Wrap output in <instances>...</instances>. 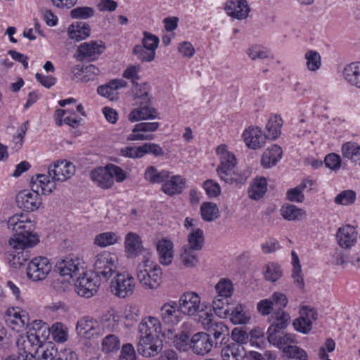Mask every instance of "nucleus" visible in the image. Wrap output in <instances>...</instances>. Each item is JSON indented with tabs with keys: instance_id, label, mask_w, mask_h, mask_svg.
Wrapping results in <instances>:
<instances>
[{
	"instance_id": "f257e3e1",
	"label": "nucleus",
	"mask_w": 360,
	"mask_h": 360,
	"mask_svg": "<svg viewBox=\"0 0 360 360\" xmlns=\"http://www.w3.org/2000/svg\"><path fill=\"white\" fill-rule=\"evenodd\" d=\"M7 224L14 233L9 245L15 250H21L13 255L10 262L14 268H20L30 257L29 251L25 249L36 245L39 240L37 235L32 233V221L22 213L11 217Z\"/></svg>"
},
{
	"instance_id": "f03ea898",
	"label": "nucleus",
	"mask_w": 360,
	"mask_h": 360,
	"mask_svg": "<svg viewBox=\"0 0 360 360\" xmlns=\"http://www.w3.org/2000/svg\"><path fill=\"white\" fill-rule=\"evenodd\" d=\"M103 328H101L98 322L89 317H84L78 321L76 326L77 334L84 338L91 339L101 335L104 328L112 331L118 326L115 316H110L103 319Z\"/></svg>"
},
{
	"instance_id": "7ed1b4c3",
	"label": "nucleus",
	"mask_w": 360,
	"mask_h": 360,
	"mask_svg": "<svg viewBox=\"0 0 360 360\" xmlns=\"http://www.w3.org/2000/svg\"><path fill=\"white\" fill-rule=\"evenodd\" d=\"M162 269L155 262L142 261L137 266L136 276L142 286L146 289H156L162 283Z\"/></svg>"
},
{
	"instance_id": "20e7f679",
	"label": "nucleus",
	"mask_w": 360,
	"mask_h": 360,
	"mask_svg": "<svg viewBox=\"0 0 360 360\" xmlns=\"http://www.w3.org/2000/svg\"><path fill=\"white\" fill-rule=\"evenodd\" d=\"M57 271L60 277L54 280L52 283V287L58 292H64L71 287L70 281L63 277L65 276L70 278H74L79 274L80 267L78 261L73 259L63 260L56 266Z\"/></svg>"
},
{
	"instance_id": "39448f33",
	"label": "nucleus",
	"mask_w": 360,
	"mask_h": 360,
	"mask_svg": "<svg viewBox=\"0 0 360 360\" xmlns=\"http://www.w3.org/2000/svg\"><path fill=\"white\" fill-rule=\"evenodd\" d=\"M117 259L109 252H102L94 259V271L99 280L108 281L117 272Z\"/></svg>"
},
{
	"instance_id": "423d86ee",
	"label": "nucleus",
	"mask_w": 360,
	"mask_h": 360,
	"mask_svg": "<svg viewBox=\"0 0 360 360\" xmlns=\"http://www.w3.org/2000/svg\"><path fill=\"white\" fill-rule=\"evenodd\" d=\"M124 249L127 258L134 259L142 255V261L148 262L151 258L152 252L143 246V241L141 237L135 233L129 232L125 236Z\"/></svg>"
},
{
	"instance_id": "0eeeda50",
	"label": "nucleus",
	"mask_w": 360,
	"mask_h": 360,
	"mask_svg": "<svg viewBox=\"0 0 360 360\" xmlns=\"http://www.w3.org/2000/svg\"><path fill=\"white\" fill-rule=\"evenodd\" d=\"M110 284L111 292L116 296L125 298L131 295L135 288V281L128 273H115Z\"/></svg>"
},
{
	"instance_id": "6e6552de",
	"label": "nucleus",
	"mask_w": 360,
	"mask_h": 360,
	"mask_svg": "<svg viewBox=\"0 0 360 360\" xmlns=\"http://www.w3.org/2000/svg\"><path fill=\"white\" fill-rule=\"evenodd\" d=\"M79 277L75 284V292L81 297L89 298L94 296L98 290L99 279L89 276L81 266Z\"/></svg>"
},
{
	"instance_id": "1a4fd4ad",
	"label": "nucleus",
	"mask_w": 360,
	"mask_h": 360,
	"mask_svg": "<svg viewBox=\"0 0 360 360\" xmlns=\"http://www.w3.org/2000/svg\"><path fill=\"white\" fill-rule=\"evenodd\" d=\"M105 50V43L102 41H90L81 44L75 55L79 62L93 61L97 59Z\"/></svg>"
},
{
	"instance_id": "9d476101",
	"label": "nucleus",
	"mask_w": 360,
	"mask_h": 360,
	"mask_svg": "<svg viewBox=\"0 0 360 360\" xmlns=\"http://www.w3.org/2000/svg\"><path fill=\"white\" fill-rule=\"evenodd\" d=\"M52 265L48 258L37 257L33 258L27 267V276L33 281L44 280L49 274Z\"/></svg>"
},
{
	"instance_id": "9b49d317",
	"label": "nucleus",
	"mask_w": 360,
	"mask_h": 360,
	"mask_svg": "<svg viewBox=\"0 0 360 360\" xmlns=\"http://www.w3.org/2000/svg\"><path fill=\"white\" fill-rule=\"evenodd\" d=\"M270 326L267 330L269 342L276 341V335L285 329L290 323V314L285 311H274L269 318Z\"/></svg>"
},
{
	"instance_id": "f8f14e48",
	"label": "nucleus",
	"mask_w": 360,
	"mask_h": 360,
	"mask_svg": "<svg viewBox=\"0 0 360 360\" xmlns=\"http://www.w3.org/2000/svg\"><path fill=\"white\" fill-rule=\"evenodd\" d=\"M75 172V167L66 160H57L50 165L48 174L54 181H65L70 179Z\"/></svg>"
},
{
	"instance_id": "ddd939ff",
	"label": "nucleus",
	"mask_w": 360,
	"mask_h": 360,
	"mask_svg": "<svg viewBox=\"0 0 360 360\" xmlns=\"http://www.w3.org/2000/svg\"><path fill=\"white\" fill-rule=\"evenodd\" d=\"M17 206L27 212H34L42 206V199L39 193L23 190L15 198Z\"/></svg>"
},
{
	"instance_id": "4468645a",
	"label": "nucleus",
	"mask_w": 360,
	"mask_h": 360,
	"mask_svg": "<svg viewBox=\"0 0 360 360\" xmlns=\"http://www.w3.org/2000/svg\"><path fill=\"white\" fill-rule=\"evenodd\" d=\"M202 308L200 297L195 292H186L179 300V309L181 313L188 316L195 315Z\"/></svg>"
},
{
	"instance_id": "2eb2a0df",
	"label": "nucleus",
	"mask_w": 360,
	"mask_h": 360,
	"mask_svg": "<svg viewBox=\"0 0 360 360\" xmlns=\"http://www.w3.org/2000/svg\"><path fill=\"white\" fill-rule=\"evenodd\" d=\"M214 345L213 341L208 333L199 332L191 338V349L198 355L204 356L208 354Z\"/></svg>"
},
{
	"instance_id": "dca6fc26",
	"label": "nucleus",
	"mask_w": 360,
	"mask_h": 360,
	"mask_svg": "<svg viewBox=\"0 0 360 360\" xmlns=\"http://www.w3.org/2000/svg\"><path fill=\"white\" fill-rule=\"evenodd\" d=\"M137 352L145 357H150L157 355L162 349V345L158 337H142L136 345Z\"/></svg>"
},
{
	"instance_id": "f3484780",
	"label": "nucleus",
	"mask_w": 360,
	"mask_h": 360,
	"mask_svg": "<svg viewBox=\"0 0 360 360\" xmlns=\"http://www.w3.org/2000/svg\"><path fill=\"white\" fill-rule=\"evenodd\" d=\"M160 126L158 122H141L136 124L132 129V133L128 137V141H143L152 140L154 139L153 134H144L140 132H153L156 131Z\"/></svg>"
},
{
	"instance_id": "a211bd4d",
	"label": "nucleus",
	"mask_w": 360,
	"mask_h": 360,
	"mask_svg": "<svg viewBox=\"0 0 360 360\" xmlns=\"http://www.w3.org/2000/svg\"><path fill=\"white\" fill-rule=\"evenodd\" d=\"M243 136L246 146L251 149H257L264 146L266 137L258 127H250L246 129Z\"/></svg>"
},
{
	"instance_id": "6ab92c4d",
	"label": "nucleus",
	"mask_w": 360,
	"mask_h": 360,
	"mask_svg": "<svg viewBox=\"0 0 360 360\" xmlns=\"http://www.w3.org/2000/svg\"><path fill=\"white\" fill-rule=\"evenodd\" d=\"M140 338L158 337V334L162 333V326L160 321L153 316H148L142 320L139 326Z\"/></svg>"
},
{
	"instance_id": "aec40b11",
	"label": "nucleus",
	"mask_w": 360,
	"mask_h": 360,
	"mask_svg": "<svg viewBox=\"0 0 360 360\" xmlns=\"http://www.w3.org/2000/svg\"><path fill=\"white\" fill-rule=\"evenodd\" d=\"M229 15L238 19H245L250 11L246 0H230L225 6Z\"/></svg>"
},
{
	"instance_id": "412c9836",
	"label": "nucleus",
	"mask_w": 360,
	"mask_h": 360,
	"mask_svg": "<svg viewBox=\"0 0 360 360\" xmlns=\"http://www.w3.org/2000/svg\"><path fill=\"white\" fill-rule=\"evenodd\" d=\"M180 312L175 302L165 303L160 308L161 319L165 324L173 326L179 323Z\"/></svg>"
},
{
	"instance_id": "4be33fe9",
	"label": "nucleus",
	"mask_w": 360,
	"mask_h": 360,
	"mask_svg": "<svg viewBox=\"0 0 360 360\" xmlns=\"http://www.w3.org/2000/svg\"><path fill=\"white\" fill-rule=\"evenodd\" d=\"M127 83L124 79H112L105 85L99 86L97 92L102 96L109 98L110 101L118 99L117 90L126 87Z\"/></svg>"
},
{
	"instance_id": "5701e85b",
	"label": "nucleus",
	"mask_w": 360,
	"mask_h": 360,
	"mask_svg": "<svg viewBox=\"0 0 360 360\" xmlns=\"http://www.w3.org/2000/svg\"><path fill=\"white\" fill-rule=\"evenodd\" d=\"M151 104H142L133 109L129 115V120L134 122L139 120L155 119L158 117L157 110L150 106Z\"/></svg>"
},
{
	"instance_id": "b1692460",
	"label": "nucleus",
	"mask_w": 360,
	"mask_h": 360,
	"mask_svg": "<svg viewBox=\"0 0 360 360\" xmlns=\"http://www.w3.org/2000/svg\"><path fill=\"white\" fill-rule=\"evenodd\" d=\"M208 331L210 336L213 335L214 338L213 343L216 347H218V345L226 344L229 340V328L221 321L214 322L210 325Z\"/></svg>"
},
{
	"instance_id": "393cba45",
	"label": "nucleus",
	"mask_w": 360,
	"mask_h": 360,
	"mask_svg": "<svg viewBox=\"0 0 360 360\" xmlns=\"http://www.w3.org/2000/svg\"><path fill=\"white\" fill-rule=\"evenodd\" d=\"M185 187V179L179 175H174L164 182L162 191L167 195L173 196L181 193Z\"/></svg>"
},
{
	"instance_id": "a878e982",
	"label": "nucleus",
	"mask_w": 360,
	"mask_h": 360,
	"mask_svg": "<svg viewBox=\"0 0 360 360\" xmlns=\"http://www.w3.org/2000/svg\"><path fill=\"white\" fill-rule=\"evenodd\" d=\"M336 237L341 248H349L356 241V232L353 226H347L338 229Z\"/></svg>"
},
{
	"instance_id": "bb28decb",
	"label": "nucleus",
	"mask_w": 360,
	"mask_h": 360,
	"mask_svg": "<svg viewBox=\"0 0 360 360\" xmlns=\"http://www.w3.org/2000/svg\"><path fill=\"white\" fill-rule=\"evenodd\" d=\"M90 175L93 181L102 188H110L114 184V181L111 179V174H109L106 166L104 168L94 169Z\"/></svg>"
},
{
	"instance_id": "cd10ccee",
	"label": "nucleus",
	"mask_w": 360,
	"mask_h": 360,
	"mask_svg": "<svg viewBox=\"0 0 360 360\" xmlns=\"http://www.w3.org/2000/svg\"><path fill=\"white\" fill-rule=\"evenodd\" d=\"M282 155V148L278 145H273L264 151L261 159V164L265 168L271 167L281 160Z\"/></svg>"
},
{
	"instance_id": "c85d7f7f",
	"label": "nucleus",
	"mask_w": 360,
	"mask_h": 360,
	"mask_svg": "<svg viewBox=\"0 0 360 360\" xmlns=\"http://www.w3.org/2000/svg\"><path fill=\"white\" fill-rule=\"evenodd\" d=\"M223 360H242L245 356L243 345L238 343H229L221 352Z\"/></svg>"
},
{
	"instance_id": "c756f323",
	"label": "nucleus",
	"mask_w": 360,
	"mask_h": 360,
	"mask_svg": "<svg viewBox=\"0 0 360 360\" xmlns=\"http://www.w3.org/2000/svg\"><path fill=\"white\" fill-rule=\"evenodd\" d=\"M157 251L162 264L169 265L173 259V243L169 240L162 239L157 244Z\"/></svg>"
},
{
	"instance_id": "7c9ffc66",
	"label": "nucleus",
	"mask_w": 360,
	"mask_h": 360,
	"mask_svg": "<svg viewBox=\"0 0 360 360\" xmlns=\"http://www.w3.org/2000/svg\"><path fill=\"white\" fill-rule=\"evenodd\" d=\"M91 28L86 22H76L68 27V35L72 39L77 41L85 39L89 37Z\"/></svg>"
},
{
	"instance_id": "2f4dec72",
	"label": "nucleus",
	"mask_w": 360,
	"mask_h": 360,
	"mask_svg": "<svg viewBox=\"0 0 360 360\" xmlns=\"http://www.w3.org/2000/svg\"><path fill=\"white\" fill-rule=\"evenodd\" d=\"M343 75L349 84L360 89V63L347 65L344 68Z\"/></svg>"
},
{
	"instance_id": "473e14b6",
	"label": "nucleus",
	"mask_w": 360,
	"mask_h": 360,
	"mask_svg": "<svg viewBox=\"0 0 360 360\" xmlns=\"http://www.w3.org/2000/svg\"><path fill=\"white\" fill-rule=\"evenodd\" d=\"M342 154L356 165H360V146L355 142H346L342 146Z\"/></svg>"
},
{
	"instance_id": "72a5a7b5",
	"label": "nucleus",
	"mask_w": 360,
	"mask_h": 360,
	"mask_svg": "<svg viewBox=\"0 0 360 360\" xmlns=\"http://www.w3.org/2000/svg\"><path fill=\"white\" fill-rule=\"evenodd\" d=\"M235 168L221 169L217 168V172L220 179L227 184H242L244 182L245 177L236 172Z\"/></svg>"
},
{
	"instance_id": "f704fd0d",
	"label": "nucleus",
	"mask_w": 360,
	"mask_h": 360,
	"mask_svg": "<svg viewBox=\"0 0 360 360\" xmlns=\"http://www.w3.org/2000/svg\"><path fill=\"white\" fill-rule=\"evenodd\" d=\"M283 126V120L281 117L275 115L271 117L266 125L267 134H264L267 139L275 140L281 135V130Z\"/></svg>"
},
{
	"instance_id": "c9c22d12",
	"label": "nucleus",
	"mask_w": 360,
	"mask_h": 360,
	"mask_svg": "<svg viewBox=\"0 0 360 360\" xmlns=\"http://www.w3.org/2000/svg\"><path fill=\"white\" fill-rule=\"evenodd\" d=\"M145 179L152 184L164 183L170 177V172L167 170L158 172L153 166H149L144 174Z\"/></svg>"
},
{
	"instance_id": "e433bc0d",
	"label": "nucleus",
	"mask_w": 360,
	"mask_h": 360,
	"mask_svg": "<svg viewBox=\"0 0 360 360\" xmlns=\"http://www.w3.org/2000/svg\"><path fill=\"white\" fill-rule=\"evenodd\" d=\"M150 87L146 83L139 84L136 83L134 84V94L136 103L139 105L142 104H151V97L149 95Z\"/></svg>"
},
{
	"instance_id": "4c0bfd02",
	"label": "nucleus",
	"mask_w": 360,
	"mask_h": 360,
	"mask_svg": "<svg viewBox=\"0 0 360 360\" xmlns=\"http://www.w3.org/2000/svg\"><path fill=\"white\" fill-rule=\"evenodd\" d=\"M191 333L186 330H181L173 336V345L180 352H186L191 348Z\"/></svg>"
},
{
	"instance_id": "58836bf2",
	"label": "nucleus",
	"mask_w": 360,
	"mask_h": 360,
	"mask_svg": "<svg viewBox=\"0 0 360 360\" xmlns=\"http://www.w3.org/2000/svg\"><path fill=\"white\" fill-rule=\"evenodd\" d=\"M188 246L195 251L202 250L204 245V234L203 231L200 229H192L191 233L188 236Z\"/></svg>"
},
{
	"instance_id": "ea45409f",
	"label": "nucleus",
	"mask_w": 360,
	"mask_h": 360,
	"mask_svg": "<svg viewBox=\"0 0 360 360\" xmlns=\"http://www.w3.org/2000/svg\"><path fill=\"white\" fill-rule=\"evenodd\" d=\"M283 217L288 221L299 220L305 214V211L294 205L285 204L281 209Z\"/></svg>"
},
{
	"instance_id": "a19ab883",
	"label": "nucleus",
	"mask_w": 360,
	"mask_h": 360,
	"mask_svg": "<svg viewBox=\"0 0 360 360\" xmlns=\"http://www.w3.org/2000/svg\"><path fill=\"white\" fill-rule=\"evenodd\" d=\"M200 214L204 221H212L219 217V209L215 203L205 202L200 206Z\"/></svg>"
},
{
	"instance_id": "79ce46f5",
	"label": "nucleus",
	"mask_w": 360,
	"mask_h": 360,
	"mask_svg": "<svg viewBox=\"0 0 360 360\" xmlns=\"http://www.w3.org/2000/svg\"><path fill=\"white\" fill-rule=\"evenodd\" d=\"M266 179L264 177L255 179L249 190L250 198L254 200L260 199L266 191Z\"/></svg>"
},
{
	"instance_id": "37998d69",
	"label": "nucleus",
	"mask_w": 360,
	"mask_h": 360,
	"mask_svg": "<svg viewBox=\"0 0 360 360\" xmlns=\"http://www.w3.org/2000/svg\"><path fill=\"white\" fill-rule=\"evenodd\" d=\"M307 60L306 65L309 71L315 72L321 66V57L320 54L313 50L307 51L304 54Z\"/></svg>"
},
{
	"instance_id": "c03bdc74",
	"label": "nucleus",
	"mask_w": 360,
	"mask_h": 360,
	"mask_svg": "<svg viewBox=\"0 0 360 360\" xmlns=\"http://www.w3.org/2000/svg\"><path fill=\"white\" fill-rule=\"evenodd\" d=\"M229 314L233 324H245L250 319V316L244 311V306L242 304H238Z\"/></svg>"
},
{
	"instance_id": "a18cd8bd",
	"label": "nucleus",
	"mask_w": 360,
	"mask_h": 360,
	"mask_svg": "<svg viewBox=\"0 0 360 360\" xmlns=\"http://www.w3.org/2000/svg\"><path fill=\"white\" fill-rule=\"evenodd\" d=\"M292 265H293L292 276L294 278V281L297 283V286L299 288H300L301 289H303L304 286V283L302 275L301 274L302 269H301V265L300 264V260H299L298 256L294 251H292Z\"/></svg>"
},
{
	"instance_id": "49530a36",
	"label": "nucleus",
	"mask_w": 360,
	"mask_h": 360,
	"mask_svg": "<svg viewBox=\"0 0 360 360\" xmlns=\"http://www.w3.org/2000/svg\"><path fill=\"white\" fill-rule=\"evenodd\" d=\"M194 251L189 248L184 247L180 259L186 267H193L198 263V258Z\"/></svg>"
},
{
	"instance_id": "de8ad7c7",
	"label": "nucleus",
	"mask_w": 360,
	"mask_h": 360,
	"mask_svg": "<svg viewBox=\"0 0 360 360\" xmlns=\"http://www.w3.org/2000/svg\"><path fill=\"white\" fill-rule=\"evenodd\" d=\"M120 340L113 334L106 335L102 342V350L105 353L113 352L120 349Z\"/></svg>"
},
{
	"instance_id": "09e8293b",
	"label": "nucleus",
	"mask_w": 360,
	"mask_h": 360,
	"mask_svg": "<svg viewBox=\"0 0 360 360\" xmlns=\"http://www.w3.org/2000/svg\"><path fill=\"white\" fill-rule=\"evenodd\" d=\"M95 10L89 6H78L70 11V16L73 19L86 20L93 17Z\"/></svg>"
},
{
	"instance_id": "8fccbe9b",
	"label": "nucleus",
	"mask_w": 360,
	"mask_h": 360,
	"mask_svg": "<svg viewBox=\"0 0 360 360\" xmlns=\"http://www.w3.org/2000/svg\"><path fill=\"white\" fill-rule=\"evenodd\" d=\"M227 297H221L216 296L212 301V308L214 313L223 318L227 317L229 315V309L226 308L228 307V303L226 302Z\"/></svg>"
},
{
	"instance_id": "3c124183",
	"label": "nucleus",
	"mask_w": 360,
	"mask_h": 360,
	"mask_svg": "<svg viewBox=\"0 0 360 360\" xmlns=\"http://www.w3.org/2000/svg\"><path fill=\"white\" fill-rule=\"evenodd\" d=\"M356 200V193L352 190L341 191L334 199L337 205L348 206L353 205Z\"/></svg>"
},
{
	"instance_id": "603ef678",
	"label": "nucleus",
	"mask_w": 360,
	"mask_h": 360,
	"mask_svg": "<svg viewBox=\"0 0 360 360\" xmlns=\"http://www.w3.org/2000/svg\"><path fill=\"white\" fill-rule=\"evenodd\" d=\"M118 237L116 233L113 232H105L98 235L95 238L94 243L98 246L106 247L116 243Z\"/></svg>"
},
{
	"instance_id": "864d4df0",
	"label": "nucleus",
	"mask_w": 360,
	"mask_h": 360,
	"mask_svg": "<svg viewBox=\"0 0 360 360\" xmlns=\"http://www.w3.org/2000/svg\"><path fill=\"white\" fill-rule=\"evenodd\" d=\"M132 53L141 62H150L154 60L155 53L153 51L146 49L143 45H136L132 51Z\"/></svg>"
},
{
	"instance_id": "5fc2aeb1",
	"label": "nucleus",
	"mask_w": 360,
	"mask_h": 360,
	"mask_svg": "<svg viewBox=\"0 0 360 360\" xmlns=\"http://www.w3.org/2000/svg\"><path fill=\"white\" fill-rule=\"evenodd\" d=\"M266 280L276 282L282 276V270L281 266L275 263H269L264 273Z\"/></svg>"
},
{
	"instance_id": "6e6d98bb",
	"label": "nucleus",
	"mask_w": 360,
	"mask_h": 360,
	"mask_svg": "<svg viewBox=\"0 0 360 360\" xmlns=\"http://www.w3.org/2000/svg\"><path fill=\"white\" fill-rule=\"evenodd\" d=\"M215 289L218 297H229L232 295L233 285L230 280L223 278L216 285Z\"/></svg>"
},
{
	"instance_id": "4d7b16f0",
	"label": "nucleus",
	"mask_w": 360,
	"mask_h": 360,
	"mask_svg": "<svg viewBox=\"0 0 360 360\" xmlns=\"http://www.w3.org/2000/svg\"><path fill=\"white\" fill-rule=\"evenodd\" d=\"M283 352L289 358L298 360H307V354L304 350L297 346H286L283 347Z\"/></svg>"
},
{
	"instance_id": "13d9d810",
	"label": "nucleus",
	"mask_w": 360,
	"mask_h": 360,
	"mask_svg": "<svg viewBox=\"0 0 360 360\" xmlns=\"http://www.w3.org/2000/svg\"><path fill=\"white\" fill-rule=\"evenodd\" d=\"M270 300L273 304L274 311H284L283 309L286 307L288 304V298L285 295L281 292H274Z\"/></svg>"
},
{
	"instance_id": "bf43d9fd",
	"label": "nucleus",
	"mask_w": 360,
	"mask_h": 360,
	"mask_svg": "<svg viewBox=\"0 0 360 360\" xmlns=\"http://www.w3.org/2000/svg\"><path fill=\"white\" fill-rule=\"evenodd\" d=\"M143 38L142 39V45L144 46L146 49H148L150 51H153L155 53V50L157 49L158 44H159V38L146 31H144L143 33Z\"/></svg>"
},
{
	"instance_id": "052dcab7",
	"label": "nucleus",
	"mask_w": 360,
	"mask_h": 360,
	"mask_svg": "<svg viewBox=\"0 0 360 360\" xmlns=\"http://www.w3.org/2000/svg\"><path fill=\"white\" fill-rule=\"evenodd\" d=\"M294 328L300 332L303 333H308L311 329V321L307 319L305 316L302 315L299 319H296L293 321Z\"/></svg>"
},
{
	"instance_id": "680f3d73",
	"label": "nucleus",
	"mask_w": 360,
	"mask_h": 360,
	"mask_svg": "<svg viewBox=\"0 0 360 360\" xmlns=\"http://www.w3.org/2000/svg\"><path fill=\"white\" fill-rule=\"evenodd\" d=\"M107 169L111 174V179H115L117 182H122L127 178L124 171L117 165L109 164L106 165Z\"/></svg>"
},
{
	"instance_id": "e2e57ef3",
	"label": "nucleus",
	"mask_w": 360,
	"mask_h": 360,
	"mask_svg": "<svg viewBox=\"0 0 360 360\" xmlns=\"http://www.w3.org/2000/svg\"><path fill=\"white\" fill-rule=\"evenodd\" d=\"M143 153V156H144L147 153H151L156 157H160L164 155L163 149L158 144L146 143L141 146V149L140 150Z\"/></svg>"
},
{
	"instance_id": "0e129e2a",
	"label": "nucleus",
	"mask_w": 360,
	"mask_h": 360,
	"mask_svg": "<svg viewBox=\"0 0 360 360\" xmlns=\"http://www.w3.org/2000/svg\"><path fill=\"white\" fill-rule=\"evenodd\" d=\"M247 54L253 60L256 59H264L268 58L267 51L263 49L258 45H255L250 47L247 50Z\"/></svg>"
},
{
	"instance_id": "69168bd1",
	"label": "nucleus",
	"mask_w": 360,
	"mask_h": 360,
	"mask_svg": "<svg viewBox=\"0 0 360 360\" xmlns=\"http://www.w3.org/2000/svg\"><path fill=\"white\" fill-rule=\"evenodd\" d=\"M341 162L342 160L340 155L335 153H330L327 155L324 160V163L326 167L335 171L340 167Z\"/></svg>"
},
{
	"instance_id": "338daca9",
	"label": "nucleus",
	"mask_w": 360,
	"mask_h": 360,
	"mask_svg": "<svg viewBox=\"0 0 360 360\" xmlns=\"http://www.w3.org/2000/svg\"><path fill=\"white\" fill-rule=\"evenodd\" d=\"M62 326L60 323H56L51 328L53 340L58 342H63L67 340V334L63 330Z\"/></svg>"
},
{
	"instance_id": "774afa93",
	"label": "nucleus",
	"mask_w": 360,
	"mask_h": 360,
	"mask_svg": "<svg viewBox=\"0 0 360 360\" xmlns=\"http://www.w3.org/2000/svg\"><path fill=\"white\" fill-rule=\"evenodd\" d=\"M119 360H136V352L131 344L122 346Z\"/></svg>"
}]
</instances>
